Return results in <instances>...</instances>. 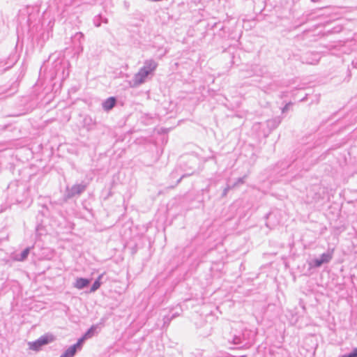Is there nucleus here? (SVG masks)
<instances>
[{
  "label": "nucleus",
  "mask_w": 357,
  "mask_h": 357,
  "mask_svg": "<svg viewBox=\"0 0 357 357\" xmlns=\"http://www.w3.org/2000/svg\"><path fill=\"white\" fill-rule=\"evenodd\" d=\"M29 253V248H27L24 249V250L21 252V254H20V258L18 259V260H20V261H23V260H24V259L27 257V256H28Z\"/></svg>",
  "instance_id": "obj_12"
},
{
  "label": "nucleus",
  "mask_w": 357,
  "mask_h": 357,
  "mask_svg": "<svg viewBox=\"0 0 357 357\" xmlns=\"http://www.w3.org/2000/svg\"><path fill=\"white\" fill-rule=\"evenodd\" d=\"M96 329V327L95 326H92L84 335V337L87 339L92 337Z\"/></svg>",
  "instance_id": "obj_10"
},
{
  "label": "nucleus",
  "mask_w": 357,
  "mask_h": 357,
  "mask_svg": "<svg viewBox=\"0 0 357 357\" xmlns=\"http://www.w3.org/2000/svg\"><path fill=\"white\" fill-rule=\"evenodd\" d=\"M86 188V185L84 183L75 184L72 187L66 188V196L67 198L70 199L76 195L82 194Z\"/></svg>",
  "instance_id": "obj_3"
},
{
  "label": "nucleus",
  "mask_w": 357,
  "mask_h": 357,
  "mask_svg": "<svg viewBox=\"0 0 357 357\" xmlns=\"http://www.w3.org/2000/svg\"><path fill=\"white\" fill-rule=\"evenodd\" d=\"M155 65L154 62H146L144 66L141 68L138 73H137L132 79L129 81V85L132 88L137 87L140 84L144 83L150 74L153 73Z\"/></svg>",
  "instance_id": "obj_1"
},
{
  "label": "nucleus",
  "mask_w": 357,
  "mask_h": 357,
  "mask_svg": "<svg viewBox=\"0 0 357 357\" xmlns=\"http://www.w3.org/2000/svg\"><path fill=\"white\" fill-rule=\"evenodd\" d=\"M54 340V337L52 334H45L42 335L36 341L29 342L28 343L29 348L33 351H39L40 348L49 343L52 342Z\"/></svg>",
  "instance_id": "obj_2"
},
{
  "label": "nucleus",
  "mask_w": 357,
  "mask_h": 357,
  "mask_svg": "<svg viewBox=\"0 0 357 357\" xmlns=\"http://www.w3.org/2000/svg\"><path fill=\"white\" fill-rule=\"evenodd\" d=\"M76 351L74 350V348L69 347L61 355L60 357H74L76 354Z\"/></svg>",
  "instance_id": "obj_9"
},
{
  "label": "nucleus",
  "mask_w": 357,
  "mask_h": 357,
  "mask_svg": "<svg viewBox=\"0 0 357 357\" xmlns=\"http://www.w3.org/2000/svg\"><path fill=\"white\" fill-rule=\"evenodd\" d=\"M346 357H357V348H355L353 351L349 354L348 356H345Z\"/></svg>",
  "instance_id": "obj_13"
},
{
  "label": "nucleus",
  "mask_w": 357,
  "mask_h": 357,
  "mask_svg": "<svg viewBox=\"0 0 357 357\" xmlns=\"http://www.w3.org/2000/svg\"><path fill=\"white\" fill-rule=\"evenodd\" d=\"M332 259L331 254H323L320 259H317L314 261V266L317 267L320 266L324 263H328Z\"/></svg>",
  "instance_id": "obj_5"
},
{
  "label": "nucleus",
  "mask_w": 357,
  "mask_h": 357,
  "mask_svg": "<svg viewBox=\"0 0 357 357\" xmlns=\"http://www.w3.org/2000/svg\"><path fill=\"white\" fill-rule=\"evenodd\" d=\"M75 39H77L79 41V52H82L83 51V47L82 45H81V40H82L84 38V35L81 32H78L75 35Z\"/></svg>",
  "instance_id": "obj_11"
},
{
  "label": "nucleus",
  "mask_w": 357,
  "mask_h": 357,
  "mask_svg": "<svg viewBox=\"0 0 357 357\" xmlns=\"http://www.w3.org/2000/svg\"><path fill=\"white\" fill-rule=\"evenodd\" d=\"M90 283V280L83 278H78L74 283V287L77 289H82L87 287Z\"/></svg>",
  "instance_id": "obj_4"
},
{
  "label": "nucleus",
  "mask_w": 357,
  "mask_h": 357,
  "mask_svg": "<svg viewBox=\"0 0 357 357\" xmlns=\"http://www.w3.org/2000/svg\"><path fill=\"white\" fill-rule=\"evenodd\" d=\"M102 21H103V22H105V23H107V20L106 18H105V19H104V20H102Z\"/></svg>",
  "instance_id": "obj_15"
},
{
  "label": "nucleus",
  "mask_w": 357,
  "mask_h": 357,
  "mask_svg": "<svg viewBox=\"0 0 357 357\" xmlns=\"http://www.w3.org/2000/svg\"><path fill=\"white\" fill-rule=\"evenodd\" d=\"M102 278V275H100L98 277V278L96 280V281L92 284L91 289H90V292H94L100 288V287L101 285L100 280Z\"/></svg>",
  "instance_id": "obj_8"
},
{
  "label": "nucleus",
  "mask_w": 357,
  "mask_h": 357,
  "mask_svg": "<svg viewBox=\"0 0 357 357\" xmlns=\"http://www.w3.org/2000/svg\"><path fill=\"white\" fill-rule=\"evenodd\" d=\"M99 18H101V16H98V18H95L94 20V24L96 25V26H100V22L98 21V19Z\"/></svg>",
  "instance_id": "obj_14"
},
{
  "label": "nucleus",
  "mask_w": 357,
  "mask_h": 357,
  "mask_svg": "<svg viewBox=\"0 0 357 357\" xmlns=\"http://www.w3.org/2000/svg\"><path fill=\"white\" fill-rule=\"evenodd\" d=\"M86 340V338L84 337V336L80 337L77 343L74 344L73 345H71L70 347L72 348H74V350L77 352V351H81L82 349V345H83V342L84 341Z\"/></svg>",
  "instance_id": "obj_7"
},
{
  "label": "nucleus",
  "mask_w": 357,
  "mask_h": 357,
  "mask_svg": "<svg viewBox=\"0 0 357 357\" xmlns=\"http://www.w3.org/2000/svg\"><path fill=\"white\" fill-rule=\"evenodd\" d=\"M116 104V98L114 97H110L106 99L102 102V108L105 111H109L112 109Z\"/></svg>",
  "instance_id": "obj_6"
}]
</instances>
